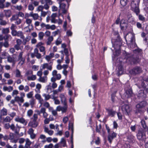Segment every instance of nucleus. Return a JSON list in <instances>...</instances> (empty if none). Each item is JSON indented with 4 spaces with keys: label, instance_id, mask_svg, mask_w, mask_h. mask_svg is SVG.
I'll use <instances>...</instances> for the list:
<instances>
[{
    "label": "nucleus",
    "instance_id": "1",
    "mask_svg": "<svg viewBox=\"0 0 148 148\" xmlns=\"http://www.w3.org/2000/svg\"><path fill=\"white\" fill-rule=\"evenodd\" d=\"M139 0H133L131 4V9L138 15L140 12L139 8Z\"/></svg>",
    "mask_w": 148,
    "mask_h": 148
},
{
    "label": "nucleus",
    "instance_id": "2",
    "mask_svg": "<svg viewBox=\"0 0 148 148\" xmlns=\"http://www.w3.org/2000/svg\"><path fill=\"white\" fill-rule=\"evenodd\" d=\"M147 104V102L145 101H143L137 104L136 106L137 112H142L143 111L142 108L146 106Z\"/></svg>",
    "mask_w": 148,
    "mask_h": 148
},
{
    "label": "nucleus",
    "instance_id": "3",
    "mask_svg": "<svg viewBox=\"0 0 148 148\" xmlns=\"http://www.w3.org/2000/svg\"><path fill=\"white\" fill-rule=\"evenodd\" d=\"M125 39L126 41L128 40V41L130 42L132 44H134V46H136V45L135 43V37L134 34L131 33H130L126 35L125 37Z\"/></svg>",
    "mask_w": 148,
    "mask_h": 148
},
{
    "label": "nucleus",
    "instance_id": "4",
    "mask_svg": "<svg viewBox=\"0 0 148 148\" xmlns=\"http://www.w3.org/2000/svg\"><path fill=\"white\" fill-rule=\"evenodd\" d=\"M137 138L139 140H145L146 139V136L143 131H139L137 135Z\"/></svg>",
    "mask_w": 148,
    "mask_h": 148
},
{
    "label": "nucleus",
    "instance_id": "5",
    "mask_svg": "<svg viewBox=\"0 0 148 148\" xmlns=\"http://www.w3.org/2000/svg\"><path fill=\"white\" fill-rule=\"evenodd\" d=\"M24 99H22L20 97L16 96L14 97V99L10 101V103L14 105V104L15 102H17L18 104L20 103H22L24 101Z\"/></svg>",
    "mask_w": 148,
    "mask_h": 148
},
{
    "label": "nucleus",
    "instance_id": "6",
    "mask_svg": "<svg viewBox=\"0 0 148 148\" xmlns=\"http://www.w3.org/2000/svg\"><path fill=\"white\" fill-rule=\"evenodd\" d=\"M121 110L124 113L127 114H128L131 110L129 106L127 104H124L122 106Z\"/></svg>",
    "mask_w": 148,
    "mask_h": 148
},
{
    "label": "nucleus",
    "instance_id": "7",
    "mask_svg": "<svg viewBox=\"0 0 148 148\" xmlns=\"http://www.w3.org/2000/svg\"><path fill=\"white\" fill-rule=\"evenodd\" d=\"M14 120L16 121L19 122L24 125H26L27 123V121L23 117H20L18 116L15 118Z\"/></svg>",
    "mask_w": 148,
    "mask_h": 148
},
{
    "label": "nucleus",
    "instance_id": "8",
    "mask_svg": "<svg viewBox=\"0 0 148 148\" xmlns=\"http://www.w3.org/2000/svg\"><path fill=\"white\" fill-rule=\"evenodd\" d=\"M117 134L114 132H112L108 134V140L109 143H111L113 139L115 138Z\"/></svg>",
    "mask_w": 148,
    "mask_h": 148
},
{
    "label": "nucleus",
    "instance_id": "9",
    "mask_svg": "<svg viewBox=\"0 0 148 148\" xmlns=\"http://www.w3.org/2000/svg\"><path fill=\"white\" fill-rule=\"evenodd\" d=\"M132 90L131 88L126 90L124 94V95H125V97H123V98L125 99L131 97L132 96Z\"/></svg>",
    "mask_w": 148,
    "mask_h": 148
},
{
    "label": "nucleus",
    "instance_id": "10",
    "mask_svg": "<svg viewBox=\"0 0 148 148\" xmlns=\"http://www.w3.org/2000/svg\"><path fill=\"white\" fill-rule=\"evenodd\" d=\"M22 40L19 39H17L16 40V44L14 46V48L17 50L21 49L20 46L22 43Z\"/></svg>",
    "mask_w": 148,
    "mask_h": 148
},
{
    "label": "nucleus",
    "instance_id": "11",
    "mask_svg": "<svg viewBox=\"0 0 148 148\" xmlns=\"http://www.w3.org/2000/svg\"><path fill=\"white\" fill-rule=\"evenodd\" d=\"M141 69L140 68L138 67H136L134 68L130 71V72L132 74L136 75L138 74L141 72Z\"/></svg>",
    "mask_w": 148,
    "mask_h": 148
},
{
    "label": "nucleus",
    "instance_id": "12",
    "mask_svg": "<svg viewBox=\"0 0 148 148\" xmlns=\"http://www.w3.org/2000/svg\"><path fill=\"white\" fill-rule=\"evenodd\" d=\"M52 75L54 77L56 78L57 79H60L61 77V75L59 73H58L57 71L56 70H54L52 73Z\"/></svg>",
    "mask_w": 148,
    "mask_h": 148
},
{
    "label": "nucleus",
    "instance_id": "13",
    "mask_svg": "<svg viewBox=\"0 0 148 148\" xmlns=\"http://www.w3.org/2000/svg\"><path fill=\"white\" fill-rule=\"evenodd\" d=\"M38 125V123L37 121H30L28 123V126L33 128H36Z\"/></svg>",
    "mask_w": 148,
    "mask_h": 148
},
{
    "label": "nucleus",
    "instance_id": "14",
    "mask_svg": "<svg viewBox=\"0 0 148 148\" xmlns=\"http://www.w3.org/2000/svg\"><path fill=\"white\" fill-rule=\"evenodd\" d=\"M121 40L119 39L118 40H116L115 41L114 45L113 46L115 49H120L121 45Z\"/></svg>",
    "mask_w": 148,
    "mask_h": 148
},
{
    "label": "nucleus",
    "instance_id": "15",
    "mask_svg": "<svg viewBox=\"0 0 148 148\" xmlns=\"http://www.w3.org/2000/svg\"><path fill=\"white\" fill-rule=\"evenodd\" d=\"M7 59V61L11 63L12 64V66H14V65L16 62V60L14 57H12L9 55Z\"/></svg>",
    "mask_w": 148,
    "mask_h": 148
},
{
    "label": "nucleus",
    "instance_id": "16",
    "mask_svg": "<svg viewBox=\"0 0 148 148\" xmlns=\"http://www.w3.org/2000/svg\"><path fill=\"white\" fill-rule=\"evenodd\" d=\"M41 67L42 68V69H47L50 71H51L52 68V66L49 65V64L47 63H45L42 64Z\"/></svg>",
    "mask_w": 148,
    "mask_h": 148
},
{
    "label": "nucleus",
    "instance_id": "17",
    "mask_svg": "<svg viewBox=\"0 0 148 148\" xmlns=\"http://www.w3.org/2000/svg\"><path fill=\"white\" fill-rule=\"evenodd\" d=\"M60 97L61 99V101L62 103L64 105L67 104L66 98L64 95L63 94H61L60 95Z\"/></svg>",
    "mask_w": 148,
    "mask_h": 148
},
{
    "label": "nucleus",
    "instance_id": "18",
    "mask_svg": "<svg viewBox=\"0 0 148 148\" xmlns=\"http://www.w3.org/2000/svg\"><path fill=\"white\" fill-rule=\"evenodd\" d=\"M32 20L30 18H26L25 20V23L28 25V26L25 28V29H27L28 27H31L32 28L33 26L32 24Z\"/></svg>",
    "mask_w": 148,
    "mask_h": 148
},
{
    "label": "nucleus",
    "instance_id": "19",
    "mask_svg": "<svg viewBox=\"0 0 148 148\" xmlns=\"http://www.w3.org/2000/svg\"><path fill=\"white\" fill-rule=\"evenodd\" d=\"M34 53L35 57L38 59H40L41 57V55L39 52V51L38 49L36 48L34 49Z\"/></svg>",
    "mask_w": 148,
    "mask_h": 148
},
{
    "label": "nucleus",
    "instance_id": "20",
    "mask_svg": "<svg viewBox=\"0 0 148 148\" xmlns=\"http://www.w3.org/2000/svg\"><path fill=\"white\" fill-rule=\"evenodd\" d=\"M46 109L42 107L41 108V112L42 114L43 117L45 118L47 117L48 115V113L46 112Z\"/></svg>",
    "mask_w": 148,
    "mask_h": 148
},
{
    "label": "nucleus",
    "instance_id": "21",
    "mask_svg": "<svg viewBox=\"0 0 148 148\" xmlns=\"http://www.w3.org/2000/svg\"><path fill=\"white\" fill-rule=\"evenodd\" d=\"M25 144L24 146L25 148H31L30 145L32 144L31 142L29 139L27 138L25 140Z\"/></svg>",
    "mask_w": 148,
    "mask_h": 148
},
{
    "label": "nucleus",
    "instance_id": "22",
    "mask_svg": "<svg viewBox=\"0 0 148 148\" xmlns=\"http://www.w3.org/2000/svg\"><path fill=\"white\" fill-rule=\"evenodd\" d=\"M141 125L146 131H148V127L147 126L145 121L143 120H142L140 121Z\"/></svg>",
    "mask_w": 148,
    "mask_h": 148
},
{
    "label": "nucleus",
    "instance_id": "23",
    "mask_svg": "<svg viewBox=\"0 0 148 148\" xmlns=\"http://www.w3.org/2000/svg\"><path fill=\"white\" fill-rule=\"evenodd\" d=\"M127 24L124 21H122L120 23V26L121 29L122 30L125 29L127 27Z\"/></svg>",
    "mask_w": 148,
    "mask_h": 148
},
{
    "label": "nucleus",
    "instance_id": "24",
    "mask_svg": "<svg viewBox=\"0 0 148 148\" xmlns=\"http://www.w3.org/2000/svg\"><path fill=\"white\" fill-rule=\"evenodd\" d=\"M44 132L47 133L49 135L51 136L54 133L53 131L50 130L49 129L46 127H45L44 128Z\"/></svg>",
    "mask_w": 148,
    "mask_h": 148
},
{
    "label": "nucleus",
    "instance_id": "25",
    "mask_svg": "<svg viewBox=\"0 0 148 148\" xmlns=\"http://www.w3.org/2000/svg\"><path fill=\"white\" fill-rule=\"evenodd\" d=\"M38 80L39 82L42 83H45L47 80V76H44L43 77H39Z\"/></svg>",
    "mask_w": 148,
    "mask_h": 148
},
{
    "label": "nucleus",
    "instance_id": "26",
    "mask_svg": "<svg viewBox=\"0 0 148 148\" xmlns=\"http://www.w3.org/2000/svg\"><path fill=\"white\" fill-rule=\"evenodd\" d=\"M30 16L32 17L34 20L38 19L39 16L38 14L31 13L30 14Z\"/></svg>",
    "mask_w": 148,
    "mask_h": 148
},
{
    "label": "nucleus",
    "instance_id": "27",
    "mask_svg": "<svg viewBox=\"0 0 148 148\" xmlns=\"http://www.w3.org/2000/svg\"><path fill=\"white\" fill-rule=\"evenodd\" d=\"M15 77H16L20 78L22 77L21 74V72L18 69H16L15 71Z\"/></svg>",
    "mask_w": 148,
    "mask_h": 148
},
{
    "label": "nucleus",
    "instance_id": "28",
    "mask_svg": "<svg viewBox=\"0 0 148 148\" xmlns=\"http://www.w3.org/2000/svg\"><path fill=\"white\" fill-rule=\"evenodd\" d=\"M54 56V54L53 53H51L49 55L46 56L45 59L48 62H49L51 58L53 57Z\"/></svg>",
    "mask_w": 148,
    "mask_h": 148
},
{
    "label": "nucleus",
    "instance_id": "29",
    "mask_svg": "<svg viewBox=\"0 0 148 148\" xmlns=\"http://www.w3.org/2000/svg\"><path fill=\"white\" fill-rule=\"evenodd\" d=\"M5 16L9 17L12 15V12L10 10H5L4 11Z\"/></svg>",
    "mask_w": 148,
    "mask_h": 148
},
{
    "label": "nucleus",
    "instance_id": "30",
    "mask_svg": "<svg viewBox=\"0 0 148 148\" xmlns=\"http://www.w3.org/2000/svg\"><path fill=\"white\" fill-rule=\"evenodd\" d=\"M13 89V88L12 86H9L7 87L6 86H4L3 88V90L4 91H8V92H11Z\"/></svg>",
    "mask_w": 148,
    "mask_h": 148
},
{
    "label": "nucleus",
    "instance_id": "31",
    "mask_svg": "<svg viewBox=\"0 0 148 148\" xmlns=\"http://www.w3.org/2000/svg\"><path fill=\"white\" fill-rule=\"evenodd\" d=\"M40 26L42 28L46 29H49V24H46L44 23H42L40 24Z\"/></svg>",
    "mask_w": 148,
    "mask_h": 148
},
{
    "label": "nucleus",
    "instance_id": "32",
    "mask_svg": "<svg viewBox=\"0 0 148 148\" xmlns=\"http://www.w3.org/2000/svg\"><path fill=\"white\" fill-rule=\"evenodd\" d=\"M42 86L40 84H37L36 86V89H35V91L37 93H40V89L41 88Z\"/></svg>",
    "mask_w": 148,
    "mask_h": 148
},
{
    "label": "nucleus",
    "instance_id": "33",
    "mask_svg": "<svg viewBox=\"0 0 148 148\" xmlns=\"http://www.w3.org/2000/svg\"><path fill=\"white\" fill-rule=\"evenodd\" d=\"M58 97L52 95V99L54 101V103L56 105H59L60 103V101L59 100L57 99Z\"/></svg>",
    "mask_w": 148,
    "mask_h": 148
},
{
    "label": "nucleus",
    "instance_id": "34",
    "mask_svg": "<svg viewBox=\"0 0 148 148\" xmlns=\"http://www.w3.org/2000/svg\"><path fill=\"white\" fill-rule=\"evenodd\" d=\"M7 110L5 108H3L0 111L1 116L6 115L7 114Z\"/></svg>",
    "mask_w": 148,
    "mask_h": 148
},
{
    "label": "nucleus",
    "instance_id": "35",
    "mask_svg": "<svg viewBox=\"0 0 148 148\" xmlns=\"http://www.w3.org/2000/svg\"><path fill=\"white\" fill-rule=\"evenodd\" d=\"M31 76H28L27 79L28 81H34L35 80L36 78V77L35 75H33V74L31 75Z\"/></svg>",
    "mask_w": 148,
    "mask_h": 148
},
{
    "label": "nucleus",
    "instance_id": "36",
    "mask_svg": "<svg viewBox=\"0 0 148 148\" xmlns=\"http://www.w3.org/2000/svg\"><path fill=\"white\" fill-rule=\"evenodd\" d=\"M30 37L27 36L24 40H23V44L24 45H25L27 42H29L30 39Z\"/></svg>",
    "mask_w": 148,
    "mask_h": 148
},
{
    "label": "nucleus",
    "instance_id": "37",
    "mask_svg": "<svg viewBox=\"0 0 148 148\" xmlns=\"http://www.w3.org/2000/svg\"><path fill=\"white\" fill-rule=\"evenodd\" d=\"M53 38L52 36H49L47 39V41L46 44L47 45H50L53 41Z\"/></svg>",
    "mask_w": 148,
    "mask_h": 148
},
{
    "label": "nucleus",
    "instance_id": "38",
    "mask_svg": "<svg viewBox=\"0 0 148 148\" xmlns=\"http://www.w3.org/2000/svg\"><path fill=\"white\" fill-rule=\"evenodd\" d=\"M11 129L13 131H16V130L17 129H19V127L18 126L16 125V126L15 127L13 124H12L11 125H10Z\"/></svg>",
    "mask_w": 148,
    "mask_h": 148
},
{
    "label": "nucleus",
    "instance_id": "39",
    "mask_svg": "<svg viewBox=\"0 0 148 148\" xmlns=\"http://www.w3.org/2000/svg\"><path fill=\"white\" fill-rule=\"evenodd\" d=\"M108 115L109 116H113L115 114V112L111 110H107Z\"/></svg>",
    "mask_w": 148,
    "mask_h": 148
},
{
    "label": "nucleus",
    "instance_id": "40",
    "mask_svg": "<svg viewBox=\"0 0 148 148\" xmlns=\"http://www.w3.org/2000/svg\"><path fill=\"white\" fill-rule=\"evenodd\" d=\"M42 95L44 97V100L45 101L48 100L51 98V96L49 94L44 93L42 94Z\"/></svg>",
    "mask_w": 148,
    "mask_h": 148
},
{
    "label": "nucleus",
    "instance_id": "41",
    "mask_svg": "<svg viewBox=\"0 0 148 148\" xmlns=\"http://www.w3.org/2000/svg\"><path fill=\"white\" fill-rule=\"evenodd\" d=\"M1 55L3 58L6 59L9 56V55L8 53L4 52L2 53Z\"/></svg>",
    "mask_w": 148,
    "mask_h": 148
},
{
    "label": "nucleus",
    "instance_id": "42",
    "mask_svg": "<svg viewBox=\"0 0 148 148\" xmlns=\"http://www.w3.org/2000/svg\"><path fill=\"white\" fill-rule=\"evenodd\" d=\"M39 49L41 52L43 53V55L46 54L45 48L44 46L39 47Z\"/></svg>",
    "mask_w": 148,
    "mask_h": 148
},
{
    "label": "nucleus",
    "instance_id": "43",
    "mask_svg": "<svg viewBox=\"0 0 148 148\" xmlns=\"http://www.w3.org/2000/svg\"><path fill=\"white\" fill-rule=\"evenodd\" d=\"M125 58H127V60L130 61L131 63H133L134 64H136V60L132 57L127 58L126 57Z\"/></svg>",
    "mask_w": 148,
    "mask_h": 148
},
{
    "label": "nucleus",
    "instance_id": "44",
    "mask_svg": "<svg viewBox=\"0 0 148 148\" xmlns=\"http://www.w3.org/2000/svg\"><path fill=\"white\" fill-rule=\"evenodd\" d=\"M18 60L19 61L18 64L21 66L24 63L25 61V59L24 58H18Z\"/></svg>",
    "mask_w": 148,
    "mask_h": 148
},
{
    "label": "nucleus",
    "instance_id": "45",
    "mask_svg": "<svg viewBox=\"0 0 148 148\" xmlns=\"http://www.w3.org/2000/svg\"><path fill=\"white\" fill-rule=\"evenodd\" d=\"M18 18V16L17 14H14L12 16L10 19V20L12 22L14 21H16Z\"/></svg>",
    "mask_w": 148,
    "mask_h": 148
},
{
    "label": "nucleus",
    "instance_id": "46",
    "mask_svg": "<svg viewBox=\"0 0 148 148\" xmlns=\"http://www.w3.org/2000/svg\"><path fill=\"white\" fill-rule=\"evenodd\" d=\"M64 106L62 107L61 111L62 113H65L66 112L68 107L67 106V104L66 105H64Z\"/></svg>",
    "mask_w": 148,
    "mask_h": 148
},
{
    "label": "nucleus",
    "instance_id": "47",
    "mask_svg": "<svg viewBox=\"0 0 148 148\" xmlns=\"http://www.w3.org/2000/svg\"><path fill=\"white\" fill-rule=\"evenodd\" d=\"M128 141L130 142H133L134 141V137L132 136H129L128 137Z\"/></svg>",
    "mask_w": 148,
    "mask_h": 148
},
{
    "label": "nucleus",
    "instance_id": "48",
    "mask_svg": "<svg viewBox=\"0 0 148 148\" xmlns=\"http://www.w3.org/2000/svg\"><path fill=\"white\" fill-rule=\"evenodd\" d=\"M32 71L31 70H28L26 72L25 74V76L27 77H28V76H29L31 75H32Z\"/></svg>",
    "mask_w": 148,
    "mask_h": 148
},
{
    "label": "nucleus",
    "instance_id": "49",
    "mask_svg": "<svg viewBox=\"0 0 148 148\" xmlns=\"http://www.w3.org/2000/svg\"><path fill=\"white\" fill-rule=\"evenodd\" d=\"M128 0H121L120 3L123 6H125L127 4Z\"/></svg>",
    "mask_w": 148,
    "mask_h": 148
},
{
    "label": "nucleus",
    "instance_id": "50",
    "mask_svg": "<svg viewBox=\"0 0 148 148\" xmlns=\"http://www.w3.org/2000/svg\"><path fill=\"white\" fill-rule=\"evenodd\" d=\"M12 120V119H11L10 116H7L4 119L3 121V122H10Z\"/></svg>",
    "mask_w": 148,
    "mask_h": 148
},
{
    "label": "nucleus",
    "instance_id": "51",
    "mask_svg": "<svg viewBox=\"0 0 148 148\" xmlns=\"http://www.w3.org/2000/svg\"><path fill=\"white\" fill-rule=\"evenodd\" d=\"M2 33L3 34H7L9 33V29L8 28H3L2 29Z\"/></svg>",
    "mask_w": 148,
    "mask_h": 148
},
{
    "label": "nucleus",
    "instance_id": "52",
    "mask_svg": "<svg viewBox=\"0 0 148 148\" xmlns=\"http://www.w3.org/2000/svg\"><path fill=\"white\" fill-rule=\"evenodd\" d=\"M118 73L119 75H121L123 74V68L122 66H119L118 68Z\"/></svg>",
    "mask_w": 148,
    "mask_h": 148
},
{
    "label": "nucleus",
    "instance_id": "53",
    "mask_svg": "<svg viewBox=\"0 0 148 148\" xmlns=\"http://www.w3.org/2000/svg\"><path fill=\"white\" fill-rule=\"evenodd\" d=\"M33 113V111L31 109H29L27 111V115L29 117H30L32 116Z\"/></svg>",
    "mask_w": 148,
    "mask_h": 148
},
{
    "label": "nucleus",
    "instance_id": "54",
    "mask_svg": "<svg viewBox=\"0 0 148 148\" xmlns=\"http://www.w3.org/2000/svg\"><path fill=\"white\" fill-rule=\"evenodd\" d=\"M69 130H71L72 132V134H73V124L72 123H69Z\"/></svg>",
    "mask_w": 148,
    "mask_h": 148
},
{
    "label": "nucleus",
    "instance_id": "55",
    "mask_svg": "<svg viewBox=\"0 0 148 148\" xmlns=\"http://www.w3.org/2000/svg\"><path fill=\"white\" fill-rule=\"evenodd\" d=\"M59 4V7L61 9H64L66 7V4L64 3L60 2L58 3Z\"/></svg>",
    "mask_w": 148,
    "mask_h": 148
},
{
    "label": "nucleus",
    "instance_id": "56",
    "mask_svg": "<svg viewBox=\"0 0 148 148\" xmlns=\"http://www.w3.org/2000/svg\"><path fill=\"white\" fill-rule=\"evenodd\" d=\"M38 38L40 40H42L44 36V33L42 32H40L38 33Z\"/></svg>",
    "mask_w": 148,
    "mask_h": 148
},
{
    "label": "nucleus",
    "instance_id": "57",
    "mask_svg": "<svg viewBox=\"0 0 148 148\" xmlns=\"http://www.w3.org/2000/svg\"><path fill=\"white\" fill-rule=\"evenodd\" d=\"M29 102V105L31 106L32 108H33L35 103V100L34 99H32L30 100Z\"/></svg>",
    "mask_w": 148,
    "mask_h": 148
},
{
    "label": "nucleus",
    "instance_id": "58",
    "mask_svg": "<svg viewBox=\"0 0 148 148\" xmlns=\"http://www.w3.org/2000/svg\"><path fill=\"white\" fill-rule=\"evenodd\" d=\"M14 7L15 9L18 10L19 11L21 10L23 8V7L21 5L14 6Z\"/></svg>",
    "mask_w": 148,
    "mask_h": 148
},
{
    "label": "nucleus",
    "instance_id": "59",
    "mask_svg": "<svg viewBox=\"0 0 148 148\" xmlns=\"http://www.w3.org/2000/svg\"><path fill=\"white\" fill-rule=\"evenodd\" d=\"M101 124H99L98 126L97 125L96 128V131L98 133L100 132L101 130Z\"/></svg>",
    "mask_w": 148,
    "mask_h": 148
},
{
    "label": "nucleus",
    "instance_id": "60",
    "mask_svg": "<svg viewBox=\"0 0 148 148\" xmlns=\"http://www.w3.org/2000/svg\"><path fill=\"white\" fill-rule=\"evenodd\" d=\"M38 119V114H34L33 115V117L32 118V119H33V121H37V120Z\"/></svg>",
    "mask_w": 148,
    "mask_h": 148
},
{
    "label": "nucleus",
    "instance_id": "61",
    "mask_svg": "<svg viewBox=\"0 0 148 148\" xmlns=\"http://www.w3.org/2000/svg\"><path fill=\"white\" fill-rule=\"evenodd\" d=\"M33 95V92H29L27 94V97L28 98H32Z\"/></svg>",
    "mask_w": 148,
    "mask_h": 148
},
{
    "label": "nucleus",
    "instance_id": "62",
    "mask_svg": "<svg viewBox=\"0 0 148 148\" xmlns=\"http://www.w3.org/2000/svg\"><path fill=\"white\" fill-rule=\"evenodd\" d=\"M60 143L63 144V146L64 147L66 146V141L63 138L61 139Z\"/></svg>",
    "mask_w": 148,
    "mask_h": 148
},
{
    "label": "nucleus",
    "instance_id": "63",
    "mask_svg": "<svg viewBox=\"0 0 148 148\" xmlns=\"http://www.w3.org/2000/svg\"><path fill=\"white\" fill-rule=\"evenodd\" d=\"M34 7L32 3L29 4L28 6V9L29 10L32 11L34 10Z\"/></svg>",
    "mask_w": 148,
    "mask_h": 148
},
{
    "label": "nucleus",
    "instance_id": "64",
    "mask_svg": "<svg viewBox=\"0 0 148 148\" xmlns=\"http://www.w3.org/2000/svg\"><path fill=\"white\" fill-rule=\"evenodd\" d=\"M61 32L60 30L59 29L57 30V31H55L52 32V34L53 36H55L56 35L60 34Z\"/></svg>",
    "mask_w": 148,
    "mask_h": 148
}]
</instances>
